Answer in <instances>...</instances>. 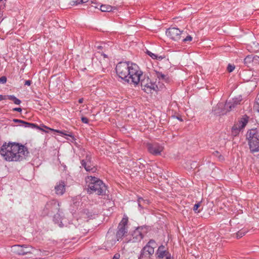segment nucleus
<instances>
[{
	"label": "nucleus",
	"instance_id": "nucleus-1",
	"mask_svg": "<svg viewBox=\"0 0 259 259\" xmlns=\"http://www.w3.org/2000/svg\"><path fill=\"white\" fill-rule=\"evenodd\" d=\"M116 72L120 78L127 83L137 85L140 82L142 89L147 93L155 91L157 88L148 77L143 76V72L135 63L119 62L116 66Z\"/></svg>",
	"mask_w": 259,
	"mask_h": 259
},
{
	"label": "nucleus",
	"instance_id": "nucleus-2",
	"mask_svg": "<svg viewBox=\"0 0 259 259\" xmlns=\"http://www.w3.org/2000/svg\"><path fill=\"white\" fill-rule=\"evenodd\" d=\"M0 154L7 161L17 162L26 160L29 152L25 145L15 142H9L2 145Z\"/></svg>",
	"mask_w": 259,
	"mask_h": 259
},
{
	"label": "nucleus",
	"instance_id": "nucleus-3",
	"mask_svg": "<svg viewBox=\"0 0 259 259\" xmlns=\"http://www.w3.org/2000/svg\"><path fill=\"white\" fill-rule=\"evenodd\" d=\"M85 181L88 184V192L91 194L95 193L99 195H105L106 186L103 181L95 176H88Z\"/></svg>",
	"mask_w": 259,
	"mask_h": 259
},
{
	"label": "nucleus",
	"instance_id": "nucleus-4",
	"mask_svg": "<svg viewBox=\"0 0 259 259\" xmlns=\"http://www.w3.org/2000/svg\"><path fill=\"white\" fill-rule=\"evenodd\" d=\"M249 148L252 152L259 151V131L256 129H251L246 134Z\"/></svg>",
	"mask_w": 259,
	"mask_h": 259
},
{
	"label": "nucleus",
	"instance_id": "nucleus-5",
	"mask_svg": "<svg viewBox=\"0 0 259 259\" xmlns=\"http://www.w3.org/2000/svg\"><path fill=\"white\" fill-rule=\"evenodd\" d=\"M156 243L154 240H150L141 250L138 259H151V256L154 252V248L156 247Z\"/></svg>",
	"mask_w": 259,
	"mask_h": 259
},
{
	"label": "nucleus",
	"instance_id": "nucleus-6",
	"mask_svg": "<svg viewBox=\"0 0 259 259\" xmlns=\"http://www.w3.org/2000/svg\"><path fill=\"white\" fill-rule=\"evenodd\" d=\"M59 203L55 200L48 202L43 210L44 215H52L53 213L60 211Z\"/></svg>",
	"mask_w": 259,
	"mask_h": 259
},
{
	"label": "nucleus",
	"instance_id": "nucleus-7",
	"mask_svg": "<svg viewBox=\"0 0 259 259\" xmlns=\"http://www.w3.org/2000/svg\"><path fill=\"white\" fill-rule=\"evenodd\" d=\"M127 222V218H123L118 225V230L115 236L118 241L121 240L123 237L126 236L127 233L126 227Z\"/></svg>",
	"mask_w": 259,
	"mask_h": 259
},
{
	"label": "nucleus",
	"instance_id": "nucleus-8",
	"mask_svg": "<svg viewBox=\"0 0 259 259\" xmlns=\"http://www.w3.org/2000/svg\"><path fill=\"white\" fill-rule=\"evenodd\" d=\"M146 228L145 227H138L133 231L132 234L131 238L124 242H137L140 241L143 238L144 234L146 233Z\"/></svg>",
	"mask_w": 259,
	"mask_h": 259
},
{
	"label": "nucleus",
	"instance_id": "nucleus-9",
	"mask_svg": "<svg viewBox=\"0 0 259 259\" xmlns=\"http://www.w3.org/2000/svg\"><path fill=\"white\" fill-rule=\"evenodd\" d=\"M236 105L233 103V102L232 100H230L229 101H227L225 105L223 103H219L216 108H218L219 109L221 108L222 109L223 107H224V110H221L220 111H216L215 113V114H224L226 112H229L231 111L232 109H233Z\"/></svg>",
	"mask_w": 259,
	"mask_h": 259
},
{
	"label": "nucleus",
	"instance_id": "nucleus-10",
	"mask_svg": "<svg viewBox=\"0 0 259 259\" xmlns=\"http://www.w3.org/2000/svg\"><path fill=\"white\" fill-rule=\"evenodd\" d=\"M183 34V31H181L179 29L175 27L169 28L166 31V35L175 41L179 40Z\"/></svg>",
	"mask_w": 259,
	"mask_h": 259
},
{
	"label": "nucleus",
	"instance_id": "nucleus-11",
	"mask_svg": "<svg viewBox=\"0 0 259 259\" xmlns=\"http://www.w3.org/2000/svg\"><path fill=\"white\" fill-rule=\"evenodd\" d=\"M12 251L19 255H24L31 252L32 248L27 245H15L12 246Z\"/></svg>",
	"mask_w": 259,
	"mask_h": 259
},
{
	"label": "nucleus",
	"instance_id": "nucleus-12",
	"mask_svg": "<svg viewBox=\"0 0 259 259\" xmlns=\"http://www.w3.org/2000/svg\"><path fill=\"white\" fill-rule=\"evenodd\" d=\"M157 259H174L171 254L165 249L164 245H160L156 253Z\"/></svg>",
	"mask_w": 259,
	"mask_h": 259
},
{
	"label": "nucleus",
	"instance_id": "nucleus-13",
	"mask_svg": "<svg viewBox=\"0 0 259 259\" xmlns=\"http://www.w3.org/2000/svg\"><path fill=\"white\" fill-rule=\"evenodd\" d=\"M148 151L154 155H160L163 150V147L158 143H152L147 144Z\"/></svg>",
	"mask_w": 259,
	"mask_h": 259
},
{
	"label": "nucleus",
	"instance_id": "nucleus-14",
	"mask_svg": "<svg viewBox=\"0 0 259 259\" xmlns=\"http://www.w3.org/2000/svg\"><path fill=\"white\" fill-rule=\"evenodd\" d=\"M106 240L104 242V246L106 249H108L113 247L116 243L117 239H115V236L111 232L108 231L106 235Z\"/></svg>",
	"mask_w": 259,
	"mask_h": 259
},
{
	"label": "nucleus",
	"instance_id": "nucleus-15",
	"mask_svg": "<svg viewBox=\"0 0 259 259\" xmlns=\"http://www.w3.org/2000/svg\"><path fill=\"white\" fill-rule=\"evenodd\" d=\"M66 184L65 182L60 181L55 186V193L58 195H62L65 192Z\"/></svg>",
	"mask_w": 259,
	"mask_h": 259
},
{
	"label": "nucleus",
	"instance_id": "nucleus-16",
	"mask_svg": "<svg viewBox=\"0 0 259 259\" xmlns=\"http://www.w3.org/2000/svg\"><path fill=\"white\" fill-rule=\"evenodd\" d=\"M249 121V117L246 115H244L239 118L238 121L236 122V124L238 128H240L243 130Z\"/></svg>",
	"mask_w": 259,
	"mask_h": 259
},
{
	"label": "nucleus",
	"instance_id": "nucleus-17",
	"mask_svg": "<svg viewBox=\"0 0 259 259\" xmlns=\"http://www.w3.org/2000/svg\"><path fill=\"white\" fill-rule=\"evenodd\" d=\"M62 214V211L60 210V211L56 212V213L54 214L53 219L55 223L58 224V226L61 228L64 226L63 221L64 219L63 218Z\"/></svg>",
	"mask_w": 259,
	"mask_h": 259
},
{
	"label": "nucleus",
	"instance_id": "nucleus-18",
	"mask_svg": "<svg viewBox=\"0 0 259 259\" xmlns=\"http://www.w3.org/2000/svg\"><path fill=\"white\" fill-rule=\"evenodd\" d=\"M82 165L87 171L94 173L97 170L96 166L93 165L91 163H82Z\"/></svg>",
	"mask_w": 259,
	"mask_h": 259
},
{
	"label": "nucleus",
	"instance_id": "nucleus-19",
	"mask_svg": "<svg viewBox=\"0 0 259 259\" xmlns=\"http://www.w3.org/2000/svg\"><path fill=\"white\" fill-rule=\"evenodd\" d=\"M242 131L240 128H238V126L234 124L232 127V136L234 137L237 136Z\"/></svg>",
	"mask_w": 259,
	"mask_h": 259
},
{
	"label": "nucleus",
	"instance_id": "nucleus-20",
	"mask_svg": "<svg viewBox=\"0 0 259 259\" xmlns=\"http://www.w3.org/2000/svg\"><path fill=\"white\" fill-rule=\"evenodd\" d=\"M42 127H44L48 129L49 131H54V132L58 133H59V134H60L61 135H65V136H69L70 137H73V136H72V135L71 134H66V131H59V130H54V129L48 127H47L46 125H42Z\"/></svg>",
	"mask_w": 259,
	"mask_h": 259
},
{
	"label": "nucleus",
	"instance_id": "nucleus-21",
	"mask_svg": "<svg viewBox=\"0 0 259 259\" xmlns=\"http://www.w3.org/2000/svg\"><path fill=\"white\" fill-rule=\"evenodd\" d=\"M7 97L8 99L12 101L16 105H19L21 103V101L14 95H8Z\"/></svg>",
	"mask_w": 259,
	"mask_h": 259
},
{
	"label": "nucleus",
	"instance_id": "nucleus-22",
	"mask_svg": "<svg viewBox=\"0 0 259 259\" xmlns=\"http://www.w3.org/2000/svg\"><path fill=\"white\" fill-rule=\"evenodd\" d=\"M112 7L109 5H102L100 6V10L102 12H111Z\"/></svg>",
	"mask_w": 259,
	"mask_h": 259
},
{
	"label": "nucleus",
	"instance_id": "nucleus-23",
	"mask_svg": "<svg viewBox=\"0 0 259 259\" xmlns=\"http://www.w3.org/2000/svg\"><path fill=\"white\" fill-rule=\"evenodd\" d=\"M156 76L159 80L166 81L167 79L166 75L160 72H156Z\"/></svg>",
	"mask_w": 259,
	"mask_h": 259
},
{
	"label": "nucleus",
	"instance_id": "nucleus-24",
	"mask_svg": "<svg viewBox=\"0 0 259 259\" xmlns=\"http://www.w3.org/2000/svg\"><path fill=\"white\" fill-rule=\"evenodd\" d=\"M24 126L25 127H28L31 128H38V125L33 123H29L25 122V123L24 124Z\"/></svg>",
	"mask_w": 259,
	"mask_h": 259
},
{
	"label": "nucleus",
	"instance_id": "nucleus-25",
	"mask_svg": "<svg viewBox=\"0 0 259 259\" xmlns=\"http://www.w3.org/2000/svg\"><path fill=\"white\" fill-rule=\"evenodd\" d=\"M232 101L237 106L238 105L240 104V103L242 101V97H241V96H238L237 97H235V98L232 99Z\"/></svg>",
	"mask_w": 259,
	"mask_h": 259
},
{
	"label": "nucleus",
	"instance_id": "nucleus-26",
	"mask_svg": "<svg viewBox=\"0 0 259 259\" xmlns=\"http://www.w3.org/2000/svg\"><path fill=\"white\" fill-rule=\"evenodd\" d=\"M201 206V202H199L196 203L193 207V210L196 213H198L200 211V209H198V208Z\"/></svg>",
	"mask_w": 259,
	"mask_h": 259
},
{
	"label": "nucleus",
	"instance_id": "nucleus-27",
	"mask_svg": "<svg viewBox=\"0 0 259 259\" xmlns=\"http://www.w3.org/2000/svg\"><path fill=\"white\" fill-rule=\"evenodd\" d=\"M247 232L245 230H241L240 231H239L237 234H236V237L237 238H241L242 237V236H243L244 235H245V234H246V233Z\"/></svg>",
	"mask_w": 259,
	"mask_h": 259
},
{
	"label": "nucleus",
	"instance_id": "nucleus-28",
	"mask_svg": "<svg viewBox=\"0 0 259 259\" xmlns=\"http://www.w3.org/2000/svg\"><path fill=\"white\" fill-rule=\"evenodd\" d=\"M89 1V0H72V3L73 5H78L80 4H83L87 3Z\"/></svg>",
	"mask_w": 259,
	"mask_h": 259
},
{
	"label": "nucleus",
	"instance_id": "nucleus-29",
	"mask_svg": "<svg viewBox=\"0 0 259 259\" xmlns=\"http://www.w3.org/2000/svg\"><path fill=\"white\" fill-rule=\"evenodd\" d=\"M147 54L150 56L152 59H157V58H158V56H157L156 55H155V54H153L152 53H151V52H150L149 51H147Z\"/></svg>",
	"mask_w": 259,
	"mask_h": 259
},
{
	"label": "nucleus",
	"instance_id": "nucleus-30",
	"mask_svg": "<svg viewBox=\"0 0 259 259\" xmlns=\"http://www.w3.org/2000/svg\"><path fill=\"white\" fill-rule=\"evenodd\" d=\"M192 39H193L192 37L189 35L183 39V41L184 42H187L188 41H192Z\"/></svg>",
	"mask_w": 259,
	"mask_h": 259
},
{
	"label": "nucleus",
	"instance_id": "nucleus-31",
	"mask_svg": "<svg viewBox=\"0 0 259 259\" xmlns=\"http://www.w3.org/2000/svg\"><path fill=\"white\" fill-rule=\"evenodd\" d=\"M42 125H44V124H41L40 126H38V128H36V129H38L40 131H44L46 133H49V130L44 127H42Z\"/></svg>",
	"mask_w": 259,
	"mask_h": 259
},
{
	"label": "nucleus",
	"instance_id": "nucleus-32",
	"mask_svg": "<svg viewBox=\"0 0 259 259\" xmlns=\"http://www.w3.org/2000/svg\"><path fill=\"white\" fill-rule=\"evenodd\" d=\"M42 125H44V124H41L40 126H38V128H36V129H38L40 131H44L46 133H49V130L44 127H42Z\"/></svg>",
	"mask_w": 259,
	"mask_h": 259
},
{
	"label": "nucleus",
	"instance_id": "nucleus-33",
	"mask_svg": "<svg viewBox=\"0 0 259 259\" xmlns=\"http://www.w3.org/2000/svg\"><path fill=\"white\" fill-rule=\"evenodd\" d=\"M235 69V66L233 65H231L230 64H228L227 67V70L229 72H232Z\"/></svg>",
	"mask_w": 259,
	"mask_h": 259
},
{
	"label": "nucleus",
	"instance_id": "nucleus-34",
	"mask_svg": "<svg viewBox=\"0 0 259 259\" xmlns=\"http://www.w3.org/2000/svg\"><path fill=\"white\" fill-rule=\"evenodd\" d=\"M7 82V78L6 76H3L0 77V83H5Z\"/></svg>",
	"mask_w": 259,
	"mask_h": 259
},
{
	"label": "nucleus",
	"instance_id": "nucleus-35",
	"mask_svg": "<svg viewBox=\"0 0 259 259\" xmlns=\"http://www.w3.org/2000/svg\"><path fill=\"white\" fill-rule=\"evenodd\" d=\"M252 60V58L251 56H247L245 59H244V62L245 63H247L248 62H250Z\"/></svg>",
	"mask_w": 259,
	"mask_h": 259
},
{
	"label": "nucleus",
	"instance_id": "nucleus-36",
	"mask_svg": "<svg viewBox=\"0 0 259 259\" xmlns=\"http://www.w3.org/2000/svg\"><path fill=\"white\" fill-rule=\"evenodd\" d=\"M138 205H139V207H142V202H145V200H144L142 198H140L138 199Z\"/></svg>",
	"mask_w": 259,
	"mask_h": 259
},
{
	"label": "nucleus",
	"instance_id": "nucleus-37",
	"mask_svg": "<svg viewBox=\"0 0 259 259\" xmlns=\"http://www.w3.org/2000/svg\"><path fill=\"white\" fill-rule=\"evenodd\" d=\"M6 0H0V9H3L5 7V1Z\"/></svg>",
	"mask_w": 259,
	"mask_h": 259
},
{
	"label": "nucleus",
	"instance_id": "nucleus-38",
	"mask_svg": "<svg viewBox=\"0 0 259 259\" xmlns=\"http://www.w3.org/2000/svg\"><path fill=\"white\" fill-rule=\"evenodd\" d=\"M81 120L84 123L87 124L89 123V119L85 117H81Z\"/></svg>",
	"mask_w": 259,
	"mask_h": 259
},
{
	"label": "nucleus",
	"instance_id": "nucleus-39",
	"mask_svg": "<svg viewBox=\"0 0 259 259\" xmlns=\"http://www.w3.org/2000/svg\"><path fill=\"white\" fill-rule=\"evenodd\" d=\"M14 122H16V123H23L25 124V121H23L22 120H20V119H14L13 120Z\"/></svg>",
	"mask_w": 259,
	"mask_h": 259
},
{
	"label": "nucleus",
	"instance_id": "nucleus-40",
	"mask_svg": "<svg viewBox=\"0 0 259 259\" xmlns=\"http://www.w3.org/2000/svg\"><path fill=\"white\" fill-rule=\"evenodd\" d=\"M32 83V81L30 80H27L25 81L24 84L25 85L29 86Z\"/></svg>",
	"mask_w": 259,
	"mask_h": 259
},
{
	"label": "nucleus",
	"instance_id": "nucleus-41",
	"mask_svg": "<svg viewBox=\"0 0 259 259\" xmlns=\"http://www.w3.org/2000/svg\"><path fill=\"white\" fill-rule=\"evenodd\" d=\"M7 98H8L7 96H3L2 95H0V101L4 100H6Z\"/></svg>",
	"mask_w": 259,
	"mask_h": 259
},
{
	"label": "nucleus",
	"instance_id": "nucleus-42",
	"mask_svg": "<svg viewBox=\"0 0 259 259\" xmlns=\"http://www.w3.org/2000/svg\"><path fill=\"white\" fill-rule=\"evenodd\" d=\"M120 257V254L119 253H116L113 256L112 259H119Z\"/></svg>",
	"mask_w": 259,
	"mask_h": 259
},
{
	"label": "nucleus",
	"instance_id": "nucleus-43",
	"mask_svg": "<svg viewBox=\"0 0 259 259\" xmlns=\"http://www.w3.org/2000/svg\"><path fill=\"white\" fill-rule=\"evenodd\" d=\"M13 110L15 111L21 112L22 111V109L21 108H15L13 109Z\"/></svg>",
	"mask_w": 259,
	"mask_h": 259
},
{
	"label": "nucleus",
	"instance_id": "nucleus-44",
	"mask_svg": "<svg viewBox=\"0 0 259 259\" xmlns=\"http://www.w3.org/2000/svg\"><path fill=\"white\" fill-rule=\"evenodd\" d=\"M83 102V98H80L78 100V102L79 103H82V102Z\"/></svg>",
	"mask_w": 259,
	"mask_h": 259
},
{
	"label": "nucleus",
	"instance_id": "nucleus-45",
	"mask_svg": "<svg viewBox=\"0 0 259 259\" xmlns=\"http://www.w3.org/2000/svg\"><path fill=\"white\" fill-rule=\"evenodd\" d=\"M163 58L161 56H158L157 59L161 60Z\"/></svg>",
	"mask_w": 259,
	"mask_h": 259
},
{
	"label": "nucleus",
	"instance_id": "nucleus-46",
	"mask_svg": "<svg viewBox=\"0 0 259 259\" xmlns=\"http://www.w3.org/2000/svg\"><path fill=\"white\" fill-rule=\"evenodd\" d=\"M101 48V47H100H100H99H99H98V48H99H99Z\"/></svg>",
	"mask_w": 259,
	"mask_h": 259
},
{
	"label": "nucleus",
	"instance_id": "nucleus-47",
	"mask_svg": "<svg viewBox=\"0 0 259 259\" xmlns=\"http://www.w3.org/2000/svg\"><path fill=\"white\" fill-rule=\"evenodd\" d=\"M81 162H84V160H82L81 161Z\"/></svg>",
	"mask_w": 259,
	"mask_h": 259
}]
</instances>
